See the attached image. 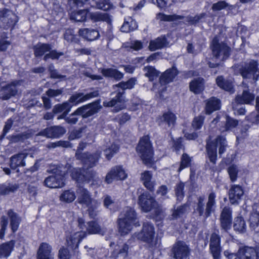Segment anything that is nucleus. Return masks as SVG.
I'll list each match as a JSON object with an SVG mask.
<instances>
[{"instance_id":"a211bd4d","label":"nucleus","mask_w":259,"mask_h":259,"mask_svg":"<svg viewBox=\"0 0 259 259\" xmlns=\"http://www.w3.org/2000/svg\"><path fill=\"white\" fill-rule=\"evenodd\" d=\"M176 119V115L170 111H168L159 116L157 119V122L159 126L167 130L174 127Z\"/></svg>"},{"instance_id":"2f4dec72","label":"nucleus","mask_w":259,"mask_h":259,"mask_svg":"<svg viewBox=\"0 0 259 259\" xmlns=\"http://www.w3.org/2000/svg\"><path fill=\"white\" fill-rule=\"evenodd\" d=\"M79 35L88 41H94L99 38V32L97 29L83 28L79 30Z\"/></svg>"},{"instance_id":"aec40b11","label":"nucleus","mask_w":259,"mask_h":259,"mask_svg":"<svg viewBox=\"0 0 259 259\" xmlns=\"http://www.w3.org/2000/svg\"><path fill=\"white\" fill-rule=\"evenodd\" d=\"M126 176L125 171L121 166H115L107 174L105 181L107 184H110L113 180H124Z\"/></svg>"},{"instance_id":"1a4fd4ad","label":"nucleus","mask_w":259,"mask_h":259,"mask_svg":"<svg viewBox=\"0 0 259 259\" xmlns=\"http://www.w3.org/2000/svg\"><path fill=\"white\" fill-rule=\"evenodd\" d=\"M136 149L144 164H149L153 162V150L148 136H144L140 139Z\"/></svg>"},{"instance_id":"69168bd1","label":"nucleus","mask_w":259,"mask_h":259,"mask_svg":"<svg viewBox=\"0 0 259 259\" xmlns=\"http://www.w3.org/2000/svg\"><path fill=\"white\" fill-rule=\"evenodd\" d=\"M206 16V13H202L194 17L189 16L187 17V22L191 25H196L200 21Z\"/></svg>"},{"instance_id":"0eeeda50","label":"nucleus","mask_w":259,"mask_h":259,"mask_svg":"<svg viewBox=\"0 0 259 259\" xmlns=\"http://www.w3.org/2000/svg\"><path fill=\"white\" fill-rule=\"evenodd\" d=\"M155 231L153 224L149 222L143 224L142 229L140 232L135 233L134 238L141 240L147 244L148 247L154 248L156 247L157 240L155 239Z\"/></svg>"},{"instance_id":"ddd939ff","label":"nucleus","mask_w":259,"mask_h":259,"mask_svg":"<svg viewBox=\"0 0 259 259\" xmlns=\"http://www.w3.org/2000/svg\"><path fill=\"white\" fill-rule=\"evenodd\" d=\"M21 80H14L2 87L0 90V99L7 100L15 96L18 93L17 87L21 84Z\"/></svg>"},{"instance_id":"2eb2a0df","label":"nucleus","mask_w":259,"mask_h":259,"mask_svg":"<svg viewBox=\"0 0 259 259\" xmlns=\"http://www.w3.org/2000/svg\"><path fill=\"white\" fill-rule=\"evenodd\" d=\"M99 91L96 89H91V91L86 94L83 93H76L69 98L68 102L75 104L83 103L91 99L99 96Z\"/></svg>"},{"instance_id":"f03ea898","label":"nucleus","mask_w":259,"mask_h":259,"mask_svg":"<svg viewBox=\"0 0 259 259\" xmlns=\"http://www.w3.org/2000/svg\"><path fill=\"white\" fill-rule=\"evenodd\" d=\"M101 101V99H98L78 108L68 116L66 118V122L70 125L75 124L78 121L77 116H80L82 118H87L97 113L102 108Z\"/></svg>"},{"instance_id":"6e6552de","label":"nucleus","mask_w":259,"mask_h":259,"mask_svg":"<svg viewBox=\"0 0 259 259\" xmlns=\"http://www.w3.org/2000/svg\"><path fill=\"white\" fill-rule=\"evenodd\" d=\"M138 203L144 212H149L153 209L156 215H160L162 212L161 206L148 192H144L139 196Z\"/></svg>"},{"instance_id":"9d476101","label":"nucleus","mask_w":259,"mask_h":259,"mask_svg":"<svg viewBox=\"0 0 259 259\" xmlns=\"http://www.w3.org/2000/svg\"><path fill=\"white\" fill-rule=\"evenodd\" d=\"M210 48L213 57L220 61L227 59L230 55V48L223 42H220L218 36L213 38Z\"/></svg>"},{"instance_id":"4c0bfd02","label":"nucleus","mask_w":259,"mask_h":259,"mask_svg":"<svg viewBox=\"0 0 259 259\" xmlns=\"http://www.w3.org/2000/svg\"><path fill=\"white\" fill-rule=\"evenodd\" d=\"M8 215L10 219V226L13 232L18 230L21 219L19 215L12 209L9 210Z\"/></svg>"},{"instance_id":"58836bf2","label":"nucleus","mask_w":259,"mask_h":259,"mask_svg":"<svg viewBox=\"0 0 259 259\" xmlns=\"http://www.w3.org/2000/svg\"><path fill=\"white\" fill-rule=\"evenodd\" d=\"M101 72L105 77L113 78L116 80L123 78V74L118 70L114 68H103Z\"/></svg>"},{"instance_id":"bb28decb","label":"nucleus","mask_w":259,"mask_h":259,"mask_svg":"<svg viewBox=\"0 0 259 259\" xmlns=\"http://www.w3.org/2000/svg\"><path fill=\"white\" fill-rule=\"evenodd\" d=\"M190 209V204L187 203L178 206L177 207H174L171 210V219L178 220L186 218L189 213Z\"/></svg>"},{"instance_id":"9b49d317","label":"nucleus","mask_w":259,"mask_h":259,"mask_svg":"<svg viewBox=\"0 0 259 259\" xmlns=\"http://www.w3.org/2000/svg\"><path fill=\"white\" fill-rule=\"evenodd\" d=\"M232 209L228 206H225L220 215V225L222 233H228L231 229L232 224Z\"/></svg>"},{"instance_id":"f3484780","label":"nucleus","mask_w":259,"mask_h":259,"mask_svg":"<svg viewBox=\"0 0 259 259\" xmlns=\"http://www.w3.org/2000/svg\"><path fill=\"white\" fill-rule=\"evenodd\" d=\"M209 251L213 259H221V253L222 252L221 237L215 232L212 233L210 235Z\"/></svg>"},{"instance_id":"7c9ffc66","label":"nucleus","mask_w":259,"mask_h":259,"mask_svg":"<svg viewBox=\"0 0 259 259\" xmlns=\"http://www.w3.org/2000/svg\"><path fill=\"white\" fill-rule=\"evenodd\" d=\"M254 99V94L248 89L244 90L241 95H238L235 98L236 102L240 104H251Z\"/></svg>"},{"instance_id":"79ce46f5","label":"nucleus","mask_w":259,"mask_h":259,"mask_svg":"<svg viewBox=\"0 0 259 259\" xmlns=\"http://www.w3.org/2000/svg\"><path fill=\"white\" fill-rule=\"evenodd\" d=\"M15 241L11 240L0 245V257H8L10 255L15 245Z\"/></svg>"},{"instance_id":"de8ad7c7","label":"nucleus","mask_w":259,"mask_h":259,"mask_svg":"<svg viewBox=\"0 0 259 259\" xmlns=\"http://www.w3.org/2000/svg\"><path fill=\"white\" fill-rule=\"evenodd\" d=\"M217 85L225 91L231 92L233 89L232 82L225 80L223 76H219L216 78Z\"/></svg>"},{"instance_id":"3c124183","label":"nucleus","mask_w":259,"mask_h":259,"mask_svg":"<svg viewBox=\"0 0 259 259\" xmlns=\"http://www.w3.org/2000/svg\"><path fill=\"white\" fill-rule=\"evenodd\" d=\"M100 203L98 202L97 200L94 199L92 200L89 205L85 206L88 207V211L90 217L92 218H94L97 216L98 210V208L100 206Z\"/></svg>"},{"instance_id":"774afa93","label":"nucleus","mask_w":259,"mask_h":259,"mask_svg":"<svg viewBox=\"0 0 259 259\" xmlns=\"http://www.w3.org/2000/svg\"><path fill=\"white\" fill-rule=\"evenodd\" d=\"M84 182H89V181H97L99 178L97 177L96 171L92 169H88L84 171Z\"/></svg>"},{"instance_id":"4d7b16f0","label":"nucleus","mask_w":259,"mask_h":259,"mask_svg":"<svg viewBox=\"0 0 259 259\" xmlns=\"http://www.w3.org/2000/svg\"><path fill=\"white\" fill-rule=\"evenodd\" d=\"M238 124V121L229 116H227L226 118L225 126L222 129V132L227 131L235 127Z\"/></svg>"},{"instance_id":"0e129e2a","label":"nucleus","mask_w":259,"mask_h":259,"mask_svg":"<svg viewBox=\"0 0 259 259\" xmlns=\"http://www.w3.org/2000/svg\"><path fill=\"white\" fill-rule=\"evenodd\" d=\"M10 141V143H16L23 142L27 139L26 135L24 134H18L15 135L10 136L7 137Z\"/></svg>"},{"instance_id":"338daca9","label":"nucleus","mask_w":259,"mask_h":259,"mask_svg":"<svg viewBox=\"0 0 259 259\" xmlns=\"http://www.w3.org/2000/svg\"><path fill=\"white\" fill-rule=\"evenodd\" d=\"M249 221L250 229L255 230L259 225V214L257 213L251 214L249 218Z\"/></svg>"},{"instance_id":"f8f14e48","label":"nucleus","mask_w":259,"mask_h":259,"mask_svg":"<svg viewBox=\"0 0 259 259\" xmlns=\"http://www.w3.org/2000/svg\"><path fill=\"white\" fill-rule=\"evenodd\" d=\"M17 16L13 12L8 9L0 11V27L7 29L13 27L18 22Z\"/></svg>"},{"instance_id":"052dcab7","label":"nucleus","mask_w":259,"mask_h":259,"mask_svg":"<svg viewBox=\"0 0 259 259\" xmlns=\"http://www.w3.org/2000/svg\"><path fill=\"white\" fill-rule=\"evenodd\" d=\"M64 53L59 52L56 50H52L48 52L43 57L45 61H47L48 59H52L53 60H57L60 56H63Z\"/></svg>"},{"instance_id":"37998d69","label":"nucleus","mask_w":259,"mask_h":259,"mask_svg":"<svg viewBox=\"0 0 259 259\" xmlns=\"http://www.w3.org/2000/svg\"><path fill=\"white\" fill-rule=\"evenodd\" d=\"M138 27V25L136 21L131 17L125 20L123 25L121 27L120 30L122 32L128 33L134 31Z\"/></svg>"},{"instance_id":"e433bc0d","label":"nucleus","mask_w":259,"mask_h":259,"mask_svg":"<svg viewBox=\"0 0 259 259\" xmlns=\"http://www.w3.org/2000/svg\"><path fill=\"white\" fill-rule=\"evenodd\" d=\"M190 90L196 94L201 93L204 90V79L198 77L192 80L189 85Z\"/></svg>"},{"instance_id":"4be33fe9","label":"nucleus","mask_w":259,"mask_h":259,"mask_svg":"<svg viewBox=\"0 0 259 259\" xmlns=\"http://www.w3.org/2000/svg\"><path fill=\"white\" fill-rule=\"evenodd\" d=\"M244 194L242 188L238 185H232L230 187L228 195L230 202L232 205H238Z\"/></svg>"},{"instance_id":"c85d7f7f","label":"nucleus","mask_w":259,"mask_h":259,"mask_svg":"<svg viewBox=\"0 0 259 259\" xmlns=\"http://www.w3.org/2000/svg\"><path fill=\"white\" fill-rule=\"evenodd\" d=\"M52 247L46 243H42L37 251V259H54L51 252Z\"/></svg>"},{"instance_id":"6e6d98bb","label":"nucleus","mask_w":259,"mask_h":259,"mask_svg":"<svg viewBox=\"0 0 259 259\" xmlns=\"http://www.w3.org/2000/svg\"><path fill=\"white\" fill-rule=\"evenodd\" d=\"M184 187L185 184L181 182L176 185L175 188L177 200L179 202L182 201L185 195V192L184 191Z\"/></svg>"},{"instance_id":"f257e3e1","label":"nucleus","mask_w":259,"mask_h":259,"mask_svg":"<svg viewBox=\"0 0 259 259\" xmlns=\"http://www.w3.org/2000/svg\"><path fill=\"white\" fill-rule=\"evenodd\" d=\"M136 80L134 78H131L127 81H121L115 85V87L121 88L122 92H118L116 96L110 101H104V107H112L111 111L114 113L118 112L125 108V100L124 90L132 89L136 83Z\"/></svg>"},{"instance_id":"bf43d9fd","label":"nucleus","mask_w":259,"mask_h":259,"mask_svg":"<svg viewBox=\"0 0 259 259\" xmlns=\"http://www.w3.org/2000/svg\"><path fill=\"white\" fill-rule=\"evenodd\" d=\"M191 162V158L187 154L184 153L181 157V164L178 171L180 172L183 169L190 166Z\"/></svg>"},{"instance_id":"c03bdc74","label":"nucleus","mask_w":259,"mask_h":259,"mask_svg":"<svg viewBox=\"0 0 259 259\" xmlns=\"http://www.w3.org/2000/svg\"><path fill=\"white\" fill-rule=\"evenodd\" d=\"M88 13L87 9L74 11L71 13L70 18L76 22H83L86 20Z\"/></svg>"},{"instance_id":"c756f323","label":"nucleus","mask_w":259,"mask_h":259,"mask_svg":"<svg viewBox=\"0 0 259 259\" xmlns=\"http://www.w3.org/2000/svg\"><path fill=\"white\" fill-rule=\"evenodd\" d=\"M52 49V45L50 44L38 42L33 48L34 55L36 58H40L44 56L49 51Z\"/></svg>"},{"instance_id":"49530a36","label":"nucleus","mask_w":259,"mask_h":259,"mask_svg":"<svg viewBox=\"0 0 259 259\" xmlns=\"http://www.w3.org/2000/svg\"><path fill=\"white\" fill-rule=\"evenodd\" d=\"M73 105L66 101L62 104H58L55 105L53 109V112L54 114L65 112L66 111L70 112Z\"/></svg>"},{"instance_id":"13d9d810","label":"nucleus","mask_w":259,"mask_h":259,"mask_svg":"<svg viewBox=\"0 0 259 259\" xmlns=\"http://www.w3.org/2000/svg\"><path fill=\"white\" fill-rule=\"evenodd\" d=\"M128 245L126 243H124L121 246H119L118 249L114 250L113 254L125 258L128 254Z\"/></svg>"},{"instance_id":"423d86ee","label":"nucleus","mask_w":259,"mask_h":259,"mask_svg":"<svg viewBox=\"0 0 259 259\" xmlns=\"http://www.w3.org/2000/svg\"><path fill=\"white\" fill-rule=\"evenodd\" d=\"M215 193L212 191L208 196V200L205 204V196H200L197 198L196 206V211L199 216L203 217L205 219L209 217L215 210L216 205Z\"/></svg>"},{"instance_id":"a878e982","label":"nucleus","mask_w":259,"mask_h":259,"mask_svg":"<svg viewBox=\"0 0 259 259\" xmlns=\"http://www.w3.org/2000/svg\"><path fill=\"white\" fill-rule=\"evenodd\" d=\"M28 153L20 152L11 156L10 159V166L12 169L15 170L19 167L25 166V159Z\"/></svg>"},{"instance_id":"e2e57ef3","label":"nucleus","mask_w":259,"mask_h":259,"mask_svg":"<svg viewBox=\"0 0 259 259\" xmlns=\"http://www.w3.org/2000/svg\"><path fill=\"white\" fill-rule=\"evenodd\" d=\"M228 172L229 175L230 180L234 182L237 180L238 173V167L236 165L232 164L228 168Z\"/></svg>"},{"instance_id":"8fccbe9b","label":"nucleus","mask_w":259,"mask_h":259,"mask_svg":"<svg viewBox=\"0 0 259 259\" xmlns=\"http://www.w3.org/2000/svg\"><path fill=\"white\" fill-rule=\"evenodd\" d=\"M89 234H99L103 235L104 231L103 230L95 221H91L88 223V227L87 228Z\"/></svg>"},{"instance_id":"a19ab883","label":"nucleus","mask_w":259,"mask_h":259,"mask_svg":"<svg viewBox=\"0 0 259 259\" xmlns=\"http://www.w3.org/2000/svg\"><path fill=\"white\" fill-rule=\"evenodd\" d=\"M19 188L18 185L10 183L0 184V194L6 195L10 193H14Z\"/></svg>"},{"instance_id":"b1692460","label":"nucleus","mask_w":259,"mask_h":259,"mask_svg":"<svg viewBox=\"0 0 259 259\" xmlns=\"http://www.w3.org/2000/svg\"><path fill=\"white\" fill-rule=\"evenodd\" d=\"M179 74V71L176 66L166 70L159 77V83L162 85H166L172 81Z\"/></svg>"},{"instance_id":"cd10ccee","label":"nucleus","mask_w":259,"mask_h":259,"mask_svg":"<svg viewBox=\"0 0 259 259\" xmlns=\"http://www.w3.org/2000/svg\"><path fill=\"white\" fill-rule=\"evenodd\" d=\"M76 193L77 195V201L82 205L86 206L89 205L90 202L91 203L94 200L91 198L89 192L80 185L78 186Z\"/></svg>"},{"instance_id":"603ef678","label":"nucleus","mask_w":259,"mask_h":259,"mask_svg":"<svg viewBox=\"0 0 259 259\" xmlns=\"http://www.w3.org/2000/svg\"><path fill=\"white\" fill-rule=\"evenodd\" d=\"M76 198L75 193L71 190L63 191L60 196V200L66 203H70L74 200Z\"/></svg>"},{"instance_id":"c9c22d12","label":"nucleus","mask_w":259,"mask_h":259,"mask_svg":"<svg viewBox=\"0 0 259 259\" xmlns=\"http://www.w3.org/2000/svg\"><path fill=\"white\" fill-rule=\"evenodd\" d=\"M220 100L215 97H212L209 99L206 103L205 110L206 113L209 114L214 111L220 109Z\"/></svg>"},{"instance_id":"5701e85b","label":"nucleus","mask_w":259,"mask_h":259,"mask_svg":"<svg viewBox=\"0 0 259 259\" xmlns=\"http://www.w3.org/2000/svg\"><path fill=\"white\" fill-rule=\"evenodd\" d=\"M258 249L259 245L255 249L248 246L241 248L238 252V258L239 259H258Z\"/></svg>"},{"instance_id":"864d4df0","label":"nucleus","mask_w":259,"mask_h":259,"mask_svg":"<svg viewBox=\"0 0 259 259\" xmlns=\"http://www.w3.org/2000/svg\"><path fill=\"white\" fill-rule=\"evenodd\" d=\"M145 72V75L148 77L150 81H153L155 78L158 77L160 72L156 70L152 66H146L143 69Z\"/></svg>"},{"instance_id":"680f3d73","label":"nucleus","mask_w":259,"mask_h":259,"mask_svg":"<svg viewBox=\"0 0 259 259\" xmlns=\"http://www.w3.org/2000/svg\"><path fill=\"white\" fill-rule=\"evenodd\" d=\"M58 147H62L64 148L71 147V144L67 141H59L55 142L49 143L47 145L48 148H55Z\"/></svg>"},{"instance_id":"6ab92c4d","label":"nucleus","mask_w":259,"mask_h":259,"mask_svg":"<svg viewBox=\"0 0 259 259\" xmlns=\"http://www.w3.org/2000/svg\"><path fill=\"white\" fill-rule=\"evenodd\" d=\"M66 129L60 125L52 126L41 131L38 135L46 137L48 138H59L65 134Z\"/></svg>"},{"instance_id":"a18cd8bd","label":"nucleus","mask_w":259,"mask_h":259,"mask_svg":"<svg viewBox=\"0 0 259 259\" xmlns=\"http://www.w3.org/2000/svg\"><path fill=\"white\" fill-rule=\"evenodd\" d=\"M119 147L117 145L112 144L110 146L104 147L102 149L106 158L110 160L113 156L117 153L119 150Z\"/></svg>"},{"instance_id":"4468645a","label":"nucleus","mask_w":259,"mask_h":259,"mask_svg":"<svg viewBox=\"0 0 259 259\" xmlns=\"http://www.w3.org/2000/svg\"><path fill=\"white\" fill-rule=\"evenodd\" d=\"M175 259H189L190 249L185 242L179 241L175 243L172 248Z\"/></svg>"},{"instance_id":"72a5a7b5","label":"nucleus","mask_w":259,"mask_h":259,"mask_svg":"<svg viewBox=\"0 0 259 259\" xmlns=\"http://www.w3.org/2000/svg\"><path fill=\"white\" fill-rule=\"evenodd\" d=\"M89 16L94 22H106L108 24H111L112 22L111 16L107 13L96 12L89 13Z\"/></svg>"},{"instance_id":"dca6fc26","label":"nucleus","mask_w":259,"mask_h":259,"mask_svg":"<svg viewBox=\"0 0 259 259\" xmlns=\"http://www.w3.org/2000/svg\"><path fill=\"white\" fill-rule=\"evenodd\" d=\"M101 156V152L97 151L94 153L87 152L83 153V154H78L77 159L80 160L85 166L92 168L96 166Z\"/></svg>"},{"instance_id":"39448f33","label":"nucleus","mask_w":259,"mask_h":259,"mask_svg":"<svg viewBox=\"0 0 259 259\" xmlns=\"http://www.w3.org/2000/svg\"><path fill=\"white\" fill-rule=\"evenodd\" d=\"M219 147L220 156L224 153L228 147L227 142L224 136H219L213 141H207L206 145L207 156L210 162L215 164L217 159V148Z\"/></svg>"},{"instance_id":"09e8293b","label":"nucleus","mask_w":259,"mask_h":259,"mask_svg":"<svg viewBox=\"0 0 259 259\" xmlns=\"http://www.w3.org/2000/svg\"><path fill=\"white\" fill-rule=\"evenodd\" d=\"M234 230L240 233H244L246 231V226L245 221L242 217H237L235 219L234 225Z\"/></svg>"},{"instance_id":"412c9836","label":"nucleus","mask_w":259,"mask_h":259,"mask_svg":"<svg viewBox=\"0 0 259 259\" xmlns=\"http://www.w3.org/2000/svg\"><path fill=\"white\" fill-rule=\"evenodd\" d=\"M258 68V62L252 60L246 63L239 69V72L243 78H251L256 73Z\"/></svg>"},{"instance_id":"473e14b6","label":"nucleus","mask_w":259,"mask_h":259,"mask_svg":"<svg viewBox=\"0 0 259 259\" xmlns=\"http://www.w3.org/2000/svg\"><path fill=\"white\" fill-rule=\"evenodd\" d=\"M168 45L167 38L164 35H162L151 40L149 42V49L150 51H154L166 47Z\"/></svg>"},{"instance_id":"5fc2aeb1","label":"nucleus","mask_w":259,"mask_h":259,"mask_svg":"<svg viewBox=\"0 0 259 259\" xmlns=\"http://www.w3.org/2000/svg\"><path fill=\"white\" fill-rule=\"evenodd\" d=\"M84 171L80 168H74L71 173L73 179L75 180L78 184L84 182Z\"/></svg>"},{"instance_id":"ea45409f","label":"nucleus","mask_w":259,"mask_h":259,"mask_svg":"<svg viewBox=\"0 0 259 259\" xmlns=\"http://www.w3.org/2000/svg\"><path fill=\"white\" fill-rule=\"evenodd\" d=\"M152 176L150 171H145L142 174L141 179L145 187L150 191L153 192L154 190L155 183L151 181Z\"/></svg>"},{"instance_id":"7ed1b4c3","label":"nucleus","mask_w":259,"mask_h":259,"mask_svg":"<svg viewBox=\"0 0 259 259\" xmlns=\"http://www.w3.org/2000/svg\"><path fill=\"white\" fill-rule=\"evenodd\" d=\"M133 225L140 226L139 222L137 221V213L133 208L126 207L120 213L118 220L119 233L121 235L128 234Z\"/></svg>"},{"instance_id":"393cba45","label":"nucleus","mask_w":259,"mask_h":259,"mask_svg":"<svg viewBox=\"0 0 259 259\" xmlns=\"http://www.w3.org/2000/svg\"><path fill=\"white\" fill-rule=\"evenodd\" d=\"M85 232L82 231L74 233L66 237V243L68 247L74 249L78 247L79 243L86 236Z\"/></svg>"},{"instance_id":"f704fd0d","label":"nucleus","mask_w":259,"mask_h":259,"mask_svg":"<svg viewBox=\"0 0 259 259\" xmlns=\"http://www.w3.org/2000/svg\"><path fill=\"white\" fill-rule=\"evenodd\" d=\"M89 4L92 8L105 11L111 9L113 6L108 0H90Z\"/></svg>"},{"instance_id":"20e7f679","label":"nucleus","mask_w":259,"mask_h":259,"mask_svg":"<svg viewBox=\"0 0 259 259\" xmlns=\"http://www.w3.org/2000/svg\"><path fill=\"white\" fill-rule=\"evenodd\" d=\"M47 171L54 175L46 178L44 185L50 188H61L65 185V175L66 168L63 165H53L48 169Z\"/></svg>"}]
</instances>
